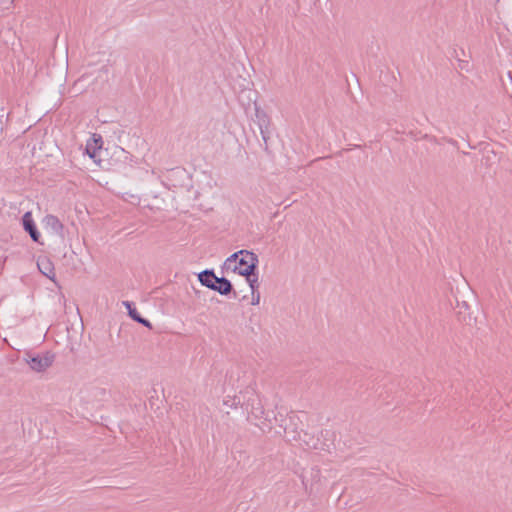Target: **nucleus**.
Wrapping results in <instances>:
<instances>
[{
  "label": "nucleus",
  "mask_w": 512,
  "mask_h": 512,
  "mask_svg": "<svg viewBox=\"0 0 512 512\" xmlns=\"http://www.w3.org/2000/svg\"><path fill=\"white\" fill-rule=\"evenodd\" d=\"M258 264V257L251 251L240 250L230 255L223 263L226 273H234L244 276L247 280L251 277Z\"/></svg>",
  "instance_id": "f257e3e1"
},
{
  "label": "nucleus",
  "mask_w": 512,
  "mask_h": 512,
  "mask_svg": "<svg viewBox=\"0 0 512 512\" xmlns=\"http://www.w3.org/2000/svg\"><path fill=\"white\" fill-rule=\"evenodd\" d=\"M37 266L42 274H44L46 277H48L53 282H56L55 280V268L53 265V262L50 258L43 256L39 257L37 261Z\"/></svg>",
  "instance_id": "f03ea898"
},
{
  "label": "nucleus",
  "mask_w": 512,
  "mask_h": 512,
  "mask_svg": "<svg viewBox=\"0 0 512 512\" xmlns=\"http://www.w3.org/2000/svg\"><path fill=\"white\" fill-rule=\"evenodd\" d=\"M22 223H23V227H24L25 231H27L29 233V235L33 239V241L39 242L40 233L38 232V230L36 228V225L33 220L31 212H26L23 215Z\"/></svg>",
  "instance_id": "7ed1b4c3"
},
{
  "label": "nucleus",
  "mask_w": 512,
  "mask_h": 512,
  "mask_svg": "<svg viewBox=\"0 0 512 512\" xmlns=\"http://www.w3.org/2000/svg\"><path fill=\"white\" fill-rule=\"evenodd\" d=\"M102 137L97 134H93L92 137L86 143V153L90 158L95 159L98 156L99 150L102 148Z\"/></svg>",
  "instance_id": "20e7f679"
},
{
  "label": "nucleus",
  "mask_w": 512,
  "mask_h": 512,
  "mask_svg": "<svg viewBox=\"0 0 512 512\" xmlns=\"http://www.w3.org/2000/svg\"><path fill=\"white\" fill-rule=\"evenodd\" d=\"M42 223L44 225V228L50 233L59 234L62 232L63 225L60 222V220L54 215H46L43 218Z\"/></svg>",
  "instance_id": "39448f33"
},
{
  "label": "nucleus",
  "mask_w": 512,
  "mask_h": 512,
  "mask_svg": "<svg viewBox=\"0 0 512 512\" xmlns=\"http://www.w3.org/2000/svg\"><path fill=\"white\" fill-rule=\"evenodd\" d=\"M52 357L49 355L43 357H34L28 361L29 366L32 370L41 372L47 369L52 364Z\"/></svg>",
  "instance_id": "423d86ee"
},
{
  "label": "nucleus",
  "mask_w": 512,
  "mask_h": 512,
  "mask_svg": "<svg viewBox=\"0 0 512 512\" xmlns=\"http://www.w3.org/2000/svg\"><path fill=\"white\" fill-rule=\"evenodd\" d=\"M199 281L203 285L213 289L214 285L216 284L217 277L214 275L213 272L204 271L199 274Z\"/></svg>",
  "instance_id": "0eeeda50"
},
{
  "label": "nucleus",
  "mask_w": 512,
  "mask_h": 512,
  "mask_svg": "<svg viewBox=\"0 0 512 512\" xmlns=\"http://www.w3.org/2000/svg\"><path fill=\"white\" fill-rule=\"evenodd\" d=\"M214 290H217L221 294L230 293L232 286L231 283L225 278H217L216 284L213 287Z\"/></svg>",
  "instance_id": "6e6552de"
},
{
  "label": "nucleus",
  "mask_w": 512,
  "mask_h": 512,
  "mask_svg": "<svg viewBox=\"0 0 512 512\" xmlns=\"http://www.w3.org/2000/svg\"><path fill=\"white\" fill-rule=\"evenodd\" d=\"M127 308L129 309V315L136 321V318H141L135 309H131L130 303H126Z\"/></svg>",
  "instance_id": "1a4fd4ad"
},
{
  "label": "nucleus",
  "mask_w": 512,
  "mask_h": 512,
  "mask_svg": "<svg viewBox=\"0 0 512 512\" xmlns=\"http://www.w3.org/2000/svg\"><path fill=\"white\" fill-rule=\"evenodd\" d=\"M247 281H248V283H249V286H250V288H251L252 292H256V289H257V287H258L257 279H256V278H255V279H251V278L249 277V280H247Z\"/></svg>",
  "instance_id": "9d476101"
},
{
  "label": "nucleus",
  "mask_w": 512,
  "mask_h": 512,
  "mask_svg": "<svg viewBox=\"0 0 512 512\" xmlns=\"http://www.w3.org/2000/svg\"><path fill=\"white\" fill-rule=\"evenodd\" d=\"M252 305H258L260 303V294L258 292H252Z\"/></svg>",
  "instance_id": "9b49d317"
},
{
  "label": "nucleus",
  "mask_w": 512,
  "mask_h": 512,
  "mask_svg": "<svg viewBox=\"0 0 512 512\" xmlns=\"http://www.w3.org/2000/svg\"><path fill=\"white\" fill-rule=\"evenodd\" d=\"M136 321L139 322V323H142L143 325H145L146 327L148 328H151V323L143 318H136Z\"/></svg>",
  "instance_id": "f8f14e48"
}]
</instances>
